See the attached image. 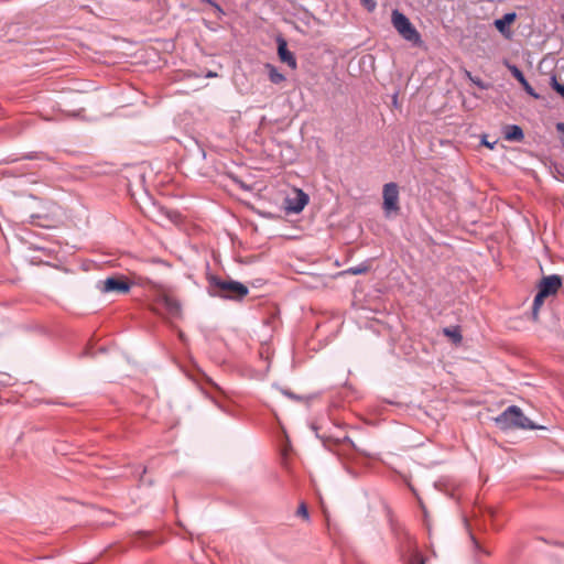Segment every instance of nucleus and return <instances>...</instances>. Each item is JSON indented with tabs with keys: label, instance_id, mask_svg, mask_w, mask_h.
<instances>
[{
	"label": "nucleus",
	"instance_id": "nucleus-9",
	"mask_svg": "<svg viewBox=\"0 0 564 564\" xmlns=\"http://www.w3.org/2000/svg\"><path fill=\"white\" fill-rule=\"evenodd\" d=\"M506 66L510 70L512 76L521 84L527 94H529L535 99L540 98V95L535 93L534 88L529 84V82L527 80L523 73L518 66L510 63H506Z\"/></svg>",
	"mask_w": 564,
	"mask_h": 564
},
{
	"label": "nucleus",
	"instance_id": "nucleus-4",
	"mask_svg": "<svg viewBox=\"0 0 564 564\" xmlns=\"http://www.w3.org/2000/svg\"><path fill=\"white\" fill-rule=\"evenodd\" d=\"M383 209L387 214L399 210V188L395 183L383 186Z\"/></svg>",
	"mask_w": 564,
	"mask_h": 564
},
{
	"label": "nucleus",
	"instance_id": "nucleus-18",
	"mask_svg": "<svg viewBox=\"0 0 564 564\" xmlns=\"http://www.w3.org/2000/svg\"><path fill=\"white\" fill-rule=\"evenodd\" d=\"M551 86L552 88L562 97L564 98V85L563 84H560L557 80H556V77L553 76L551 78Z\"/></svg>",
	"mask_w": 564,
	"mask_h": 564
},
{
	"label": "nucleus",
	"instance_id": "nucleus-16",
	"mask_svg": "<svg viewBox=\"0 0 564 564\" xmlns=\"http://www.w3.org/2000/svg\"><path fill=\"white\" fill-rule=\"evenodd\" d=\"M267 68L269 69V79L273 84H280L285 80V76L281 74L273 65L268 64Z\"/></svg>",
	"mask_w": 564,
	"mask_h": 564
},
{
	"label": "nucleus",
	"instance_id": "nucleus-28",
	"mask_svg": "<svg viewBox=\"0 0 564 564\" xmlns=\"http://www.w3.org/2000/svg\"><path fill=\"white\" fill-rule=\"evenodd\" d=\"M200 1H202V2H205V3H207V4L213 3V0H200Z\"/></svg>",
	"mask_w": 564,
	"mask_h": 564
},
{
	"label": "nucleus",
	"instance_id": "nucleus-1",
	"mask_svg": "<svg viewBox=\"0 0 564 564\" xmlns=\"http://www.w3.org/2000/svg\"><path fill=\"white\" fill-rule=\"evenodd\" d=\"M207 280V293L213 297L239 301L249 293L248 288L238 281L225 280L217 275H208Z\"/></svg>",
	"mask_w": 564,
	"mask_h": 564
},
{
	"label": "nucleus",
	"instance_id": "nucleus-10",
	"mask_svg": "<svg viewBox=\"0 0 564 564\" xmlns=\"http://www.w3.org/2000/svg\"><path fill=\"white\" fill-rule=\"evenodd\" d=\"M278 55L281 62L288 64L292 69L296 68V58L294 57L293 53L289 51L284 39L278 40Z\"/></svg>",
	"mask_w": 564,
	"mask_h": 564
},
{
	"label": "nucleus",
	"instance_id": "nucleus-3",
	"mask_svg": "<svg viewBox=\"0 0 564 564\" xmlns=\"http://www.w3.org/2000/svg\"><path fill=\"white\" fill-rule=\"evenodd\" d=\"M391 22L393 28L405 41L414 45L421 43L420 33L413 26V24L405 14H403L399 10H393L391 15Z\"/></svg>",
	"mask_w": 564,
	"mask_h": 564
},
{
	"label": "nucleus",
	"instance_id": "nucleus-6",
	"mask_svg": "<svg viewBox=\"0 0 564 564\" xmlns=\"http://www.w3.org/2000/svg\"><path fill=\"white\" fill-rule=\"evenodd\" d=\"M310 197L302 189H294L293 196H288L284 200V207L288 213L299 214L307 205Z\"/></svg>",
	"mask_w": 564,
	"mask_h": 564
},
{
	"label": "nucleus",
	"instance_id": "nucleus-7",
	"mask_svg": "<svg viewBox=\"0 0 564 564\" xmlns=\"http://www.w3.org/2000/svg\"><path fill=\"white\" fill-rule=\"evenodd\" d=\"M156 305L158 311L164 312L170 317H178L181 315V304L177 300L166 294L165 292H162L159 295Z\"/></svg>",
	"mask_w": 564,
	"mask_h": 564
},
{
	"label": "nucleus",
	"instance_id": "nucleus-19",
	"mask_svg": "<svg viewBox=\"0 0 564 564\" xmlns=\"http://www.w3.org/2000/svg\"><path fill=\"white\" fill-rule=\"evenodd\" d=\"M470 540H471L473 547H474V551H475L476 554H478V553H482L485 555L489 554L488 551L482 549V546L479 544V542L476 540V538L471 533H470Z\"/></svg>",
	"mask_w": 564,
	"mask_h": 564
},
{
	"label": "nucleus",
	"instance_id": "nucleus-17",
	"mask_svg": "<svg viewBox=\"0 0 564 564\" xmlns=\"http://www.w3.org/2000/svg\"><path fill=\"white\" fill-rule=\"evenodd\" d=\"M367 271H368V265L359 264V265L349 268L347 270V273H350L352 275H358V274L366 273Z\"/></svg>",
	"mask_w": 564,
	"mask_h": 564
},
{
	"label": "nucleus",
	"instance_id": "nucleus-5",
	"mask_svg": "<svg viewBox=\"0 0 564 564\" xmlns=\"http://www.w3.org/2000/svg\"><path fill=\"white\" fill-rule=\"evenodd\" d=\"M97 288L102 293L124 294L129 291L130 285L122 279L111 276L99 281Z\"/></svg>",
	"mask_w": 564,
	"mask_h": 564
},
{
	"label": "nucleus",
	"instance_id": "nucleus-23",
	"mask_svg": "<svg viewBox=\"0 0 564 564\" xmlns=\"http://www.w3.org/2000/svg\"><path fill=\"white\" fill-rule=\"evenodd\" d=\"M281 392L286 395L288 398L290 399H293V400H301V397L294 394L293 392L289 391V390H285V389H281Z\"/></svg>",
	"mask_w": 564,
	"mask_h": 564
},
{
	"label": "nucleus",
	"instance_id": "nucleus-22",
	"mask_svg": "<svg viewBox=\"0 0 564 564\" xmlns=\"http://www.w3.org/2000/svg\"><path fill=\"white\" fill-rule=\"evenodd\" d=\"M209 6L215 9L219 18L225 15L224 9L216 1L213 0V3H210Z\"/></svg>",
	"mask_w": 564,
	"mask_h": 564
},
{
	"label": "nucleus",
	"instance_id": "nucleus-26",
	"mask_svg": "<svg viewBox=\"0 0 564 564\" xmlns=\"http://www.w3.org/2000/svg\"><path fill=\"white\" fill-rule=\"evenodd\" d=\"M216 76H217V74H216V73H214V72H208V73L206 74V77H208V78H210V77H216Z\"/></svg>",
	"mask_w": 564,
	"mask_h": 564
},
{
	"label": "nucleus",
	"instance_id": "nucleus-2",
	"mask_svg": "<svg viewBox=\"0 0 564 564\" xmlns=\"http://www.w3.org/2000/svg\"><path fill=\"white\" fill-rule=\"evenodd\" d=\"M496 425L502 430L522 429L535 430L540 429L529 417L524 415L522 410L517 405L508 406L502 413L494 419Z\"/></svg>",
	"mask_w": 564,
	"mask_h": 564
},
{
	"label": "nucleus",
	"instance_id": "nucleus-20",
	"mask_svg": "<svg viewBox=\"0 0 564 564\" xmlns=\"http://www.w3.org/2000/svg\"><path fill=\"white\" fill-rule=\"evenodd\" d=\"M360 3L369 11H373L377 7V3L375 0H360Z\"/></svg>",
	"mask_w": 564,
	"mask_h": 564
},
{
	"label": "nucleus",
	"instance_id": "nucleus-12",
	"mask_svg": "<svg viewBox=\"0 0 564 564\" xmlns=\"http://www.w3.org/2000/svg\"><path fill=\"white\" fill-rule=\"evenodd\" d=\"M503 137L510 142H520L524 138L523 130L518 124H508L503 129Z\"/></svg>",
	"mask_w": 564,
	"mask_h": 564
},
{
	"label": "nucleus",
	"instance_id": "nucleus-14",
	"mask_svg": "<svg viewBox=\"0 0 564 564\" xmlns=\"http://www.w3.org/2000/svg\"><path fill=\"white\" fill-rule=\"evenodd\" d=\"M443 333L456 345L460 344L463 340V336L458 326L445 327Z\"/></svg>",
	"mask_w": 564,
	"mask_h": 564
},
{
	"label": "nucleus",
	"instance_id": "nucleus-24",
	"mask_svg": "<svg viewBox=\"0 0 564 564\" xmlns=\"http://www.w3.org/2000/svg\"><path fill=\"white\" fill-rule=\"evenodd\" d=\"M556 129H557V131H560V132H564V122H558V123L556 124Z\"/></svg>",
	"mask_w": 564,
	"mask_h": 564
},
{
	"label": "nucleus",
	"instance_id": "nucleus-8",
	"mask_svg": "<svg viewBox=\"0 0 564 564\" xmlns=\"http://www.w3.org/2000/svg\"><path fill=\"white\" fill-rule=\"evenodd\" d=\"M561 285H562L561 276L557 274H551V275L544 276L540 281L538 291L547 297L550 295L555 294Z\"/></svg>",
	"mask_w": 564,
	"mask_h": 564
},
{
	"label": "nucleus",
	"instance_id": "nucleus-13",
	"mask_svg": "<svg viewBox=\"0 0 564 564\" xmlns=\"http://www.w3.org/2000/svg\"><path fill=\"white\" fill-rule=\"evenodd\" d=\"M159 216L154 217V220L159 224H162L164 219L169 220L172 224H177L181 219V215L177 212L166 209L164 207H159Z\"/></svg>",
	"mask_w": 564,
	"mask_h": 564
},
{
	"label": "nucleus",
	"instance_id": "nucleus-21",
	"mask_svg": "<svg viewBox=\"0 0 564 564\" xmlns=\"http://www.w3.org/2000/svg\"><path fill=\"white\" fill-rule=\"evenodd\" d=\"M297 514L303 517L305 520H308V510L305 503H301L297 509Z\"/></svg>",
	"mask_w": 564,
	"mask_h": 564
},
{
	"label": "nucleus",
	"instance_id": "nucleus-27",
	"mask_svg": "<svg viewBox=\"0 0 564 564\" xmlns=\"http://www.w3.org/2000/svg\"><path fill=\"white\" fill-rule=\"evenodd\" d=\"M474 83L480 88H485V85L481 83V80H474Z\"/></svg>",
	"mask_w": 564,
	"mask_h": 564
},
{
	"label": "nucleus",
	"instance_id": "nucleus-15",
	"mask_svg": "<svg viewBox=\"0 0 564 564\" xmlns=\"http://www.w3.org/2000/svg\"><path fill=\"white\" fill-rule=\"evenodd\" d=\"M545 297L546 296L543 295L542 293H540L539 291H538L536 295L534 296L533 305H532V318L534 321L538 319L539 310L543 305Z\"/></svg>",
	"mask_w": 564,
	"mask_h": 564
},
{
	"label": "nucleus",
	"instance_id": "nucleus-11",
	"mask_svg": "<svg viewBox=\"0 0 564 564\" xmlns=\"http://www.w3.org/2000/svg\"><path fill=\"white\" fill-rule=\"evenodd\" d=\"M516 19H517L516 12H508L502 18L496 19L494 24H495L496 29L502 35H505L506 37H509L511 33H510L508 25L511 24L512 22H514Z\"/></svg>",
	"mask_w": 564,
	"mask_h": 564
},
{
	"label": "nucleus",
	"instance_id": "nucleus-29",
	"mask_svg": "<svg viewBox=\"0 0 564 564\" xmlns=\"http://www.w3.org/2000/svg\"><path fill=\"white\" fill-rule=\"evenodd\" d=\"M486 145H487V147H489L490 149H492V148H494V144L488 143V142H486Z\"/></svg>",
	"mask_w": 564,
	"mask_h": 564
},
{
	"label": "nucleus",
	"instance_id": "nucleus-25",
	"mask_svg": "<svg viewBox=\"0 0 564 564\" xmlns=\"http://www.w3.org/2000/svg\"><path fill=\"white\" fill-rule=\"evenodd\" d=\"M145 194H147V197H148V199L150 200V203H151L152 207H153V208H155V204H154V202H153V199H152V196H151V195H149L148 193H145Z\"/></svg>",
	"mask_w": 564,
	"mask_h": 564
}]
</instances>
